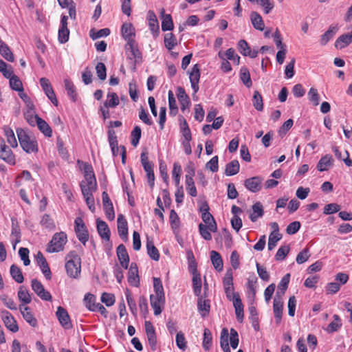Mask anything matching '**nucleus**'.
Listing matches in <instances>:
<instances>
[{
  "instance_id": "nucleus-29",
  "label": "nucleus",
  "mask_w": 352,
  "mask_h": 352,
  "mask_svg": "<svg viewBox=\"0 0 352 352\" xmlns=\"http://www.w3.org/2000/svg\"><path fill=\"white\" fill-rule=\"evenodd\" d=\"M195 174L194 170H192L191 173L186 175V186L188 193L192 197H197V192L193 180V175Z\"/></svg>"
},
{
  "instance_id": "nucleus-25",
  "label": "nucleus",
  "mask_w": 352,
  "mask_h": 352,
  "mask_svg": "<svg viewBox=\"0 0 352 352\" xmlns=\"http://www.w3.org/2000/svg\"><path fill=\"white\" fill-rule=\"evenodd\" d=\"M123 38L129 43L131 41H135V28L131 23H124L121 28Z\"/></svg>"
},
{
  "instance_id": "nucleus-24",
  "label": "nucleus",
  "mask_w": 352,
  "mask_h": 352,
  "mask_svg": "<svg viewBox=\"0 0 352 352\" xmlns=\"http://www.w3.org/2000/svg\"><path fill=\"white\" fill-rule=\"evenodd\" d=\"M338 30V27L336 25H330L329 29L320 36V44L324 46L327 43L332 39L336 34Z\"/></svg>"
},
{
  "instance_id": "nucleus-43",
  "label": "nucleus",
  "mask_w": 352,
  "mask_h": 352,
  "mask_svg": "<svg viewBox=\"0 0 352 352\" xmlns=\"http://www.w3.org/2000/svg\"><path fill=\"white\" fill-rule=\"evenodd\" d=\"M257 278L254 275L252 278H248V298L254 300L256 295V283Z\"/></svg>"
},
{
  "instance_id": "nucleus-23",
  "label": "nucleus",
  "mask_w": 352,
  "mask_h": 352,
  "mask_svg": "<svg viewBox=\"0 0 352 352\" xmlns=\"http://www.w3.org/2000/svg\"><path fill=\"white\" fill-rule=\"evenodd\" d=\"M160 16L162 18V30L163 32L170 31L174 28L172 16L169 14H165L164 9L160 11Z\"/></svg>"
},
{
  "instance_id": "nucleus-35",
  "label": "nucleus",
  "mask_w": 352,
  "mask_h": 352,
  "mask_svg": "<svg viewBox=\"0 0 352 352\" xmlns=\"http://www.w3.org/2000/svg\"><path fill=\"white\" fill-rule=\"evenodd\" d=\"M107 98V100L103 104L106 107L115 108L119 104L120 100L116 93L109 92Z\"/></svg>"
},
{
  "instance_id": "nucleus-36",
  "label": "nucleus",
  "mask_w": 352,
  "mask_h": 352,
  "mask_svg": "<svg viewBox=\"0 0 352 352\" xmlns=\"http://www.w3.org/2000/svg\"><path fill=\"white\" fill-rule=\"evenodd\" d=\"M64 83H65V89L67 91L68 96H69V98H71V100L73 102H76L77 100V93L76 91V87H75L74 85L69 79H65L64 80Z\"/></svg>"
},
{
  "instance_id": "nucleus-13",
  "label": "nucleus",
  "mask_w": 352,
  "mask_h": 352,
  "mask_svg": "<svg viewBox=\"0 0 352 352\" xmlns=\"http://www.w3.org/2000/svg\"><path fill=\"white\" fill-rule=\"evenodd\" d=\"M241 213H242V210L241 208L233 205L232 207V217L231 218L230 223L232 228L236 232H239L241 228L242 227V220L239 217Z\"/></svg>"
},
{
  "instance_id": "nucleus-54",
  "label": "nucleus",
  "mask_w": 352,
  "mask_h": 352,
  "mask_svg": "<svg viewBox=\"0 0 352 352\" xmlns=\"http://www.w3.org/2000/svg\"><path fill=\"white\" fill-rule=\"evenodd\" d=\"M10 86L12 89L17 91H23V85L21 80L16 75H13L12 78L10 80Z\"/></svg>"
},
{
  "instance_id": "nucleus-9",
  "label": "nucleus",
  "mask_w": 352,
  "mask_h": 352,
  "mask_svg": "<svg viewBox=\"0 0 352 352\" xmlns=\"http://www.w3.org/2000/svg\"><path fill=\"white\" fill-rule=\"evenodd\" d=\"M56 316L64 329H70L72 328L70 317L65 308L61 306L58 307Z\"/></svg>"
},
{
  "instance_id": "nucleus-40",
  "label": "nucleus",
  "mask_w": 352,
  "mask_h": 352,
  "mask_svg": "<svg viewBox=\"0 0 352 352\" xmlns=\"http://www.w3.org/2000/svg\"><path fill=\"white\" fill-rule=\"evenodd\" d=\"M197 307L201 315L204 317L208 314L210 307L208 300H204L202 297H199L197 301Z\"/></svg>"
},
{
  "instance_id": "nucleus-48",
  "label": "nucleus",
  "mask_w": 352,
  "mask_h": 352,
  "mask_svg": "<svg viewBox=\"0 0 352 352\" xmlns=\"http://www.w3.org/2000/svg\"><path fill=\"white\" fill-rule=\"evenodd\" d=\"M147 253L149 256L154 261H158L160 258V253L158 250L154 246L152 241H147L146 243Z\"/></svg>"
},
{
  "instance_id": "nucleus-55",
  "label": "nucleus",
  "mask_w": 352,
  "mask_h": 352,
  "mask_svg": "<svg viewBox=\"0 0 352 352\" xmlns=\"http://www.w3.org/2000/svg\"><path fill=\"white\" fill-rule=\"evenodd\" d=\"M341 206L336 203H331L325 205L323 208V214H332L338 212L340 210Z\"/></svg>"
},
{
  "instance_id": "nucleus-18",
  "label": "nucleus",
  "mask_w": 352,
  "mask_h": 352,
  "mask_svg": "<svg viewBox=\"0 0 352 352\" xmlns=\"http://www.w3.org/2000/svg\"><path fill=\"white\" fill-rule=\"evenodd\" d=\"M263 179L260 177H253L245 181V187L252 192H257L261 189Z\"/></svg>"
},
{
  "instance_id": "nucleus-27",
  "label": "nucleus",
  "mask_w": 352,
  "mask_h": 352,
  "mask_svg": "<svg viewBox=\"0 0 352 352\" xmlns=\"http://www.w3.org/2000/svg\"><path fill=\"white\" fill-rule=\"evenodd\" d=\"M97 230L100 236L105 240L109 241L110 239V230L104 221L97 219Z\"/></svg>"
},
{
  "instance_id": "nucleus-56",
  "label": "nucleus",
  "mask_w": 352,
  "mask_h": 352,
  "mask_svg": "<svg viewBox=\"0 0 352 352\" xmlns=\"http://www.w3.org/2000/svg\"><path fill=\"white\" fill-rule=\"evenodd\" d=\"M212 334L209 329H205L204 332L203 347L206 351L210 349L212 346Z\"/></svg>"
},
{
  "instance_id": "nucleus-41",
  "label": "nucleus",
  "mask_w": 352,
  "mask_h": 352,
  "mask_svg": "<svg viewBox=\"0 0 352 352\" xmlns=\"http://www.w3.org/2000/svg\"><path fill=\"white\" fill-rule=\"evenodd\" d=\"M164 45L168 50H173L177 44V38L173 33H167L164 35Z\"/></svg>"
},
{
  "instance_id": "nucleus-62",
  "label": "nucleus",
  "mask_w": 352,
  "mask_h": 352,
  "mask_svg": "<svg viewBox=\"0 0 352 352\" xmlns=\"http://www.w3.org/2000/svg\"><path fill=\"white\" fill-rule=\"evenodd\" d=\"M175 341L176 344L179 349L184 351L186 349V338L182 331L177 333Z\"/></svg>"
},
{
  "instance_id": "nucleus-64",
  "label": "nucleus",
  "mask_w": 352,
  "mask_h": 352,
  "mask_svg": "<svg viewBox=\"0 0 352 352\" xmlns=\"http://www.w3.org/2000/svg\"><path fill=\"white\" fill-rule=\"evenodd\" d=\"M96 71L99 79L104 80L107 77L106 67L103 63L99 62L96 66Z\"/></svg>"
},
{
  "instance_id": "nucleus-5",
  "label": "nucleus",
  "mask_w": 352,
  "mask_h": 352,
  "mask_svg": "<svg viewBox=\"0 0 352 352\" xmlns=\"http://www.w3.org/2000/svg\"><path fill=\"white\" fill-rule=\"evenodd\" d=\"M16 134L21 146L26 153H36L38 151V145L34 138L30 136L21 128L16 129Z\"/></svg>"
},
{
  "instance_id": "nucleus-44",
  "label": "nucleus",
  "mask_w": 352,
  "mask_h": 352,
  "mask_svg": "<svg viewBox=\"0 0 352 352\" xmlns=\"http://www.w3.org/2000/svg\"><path fill=\"white\" fill-rule=\"evenodd\" d=\"M24 118L31 126L36 125L38 119L41 118L37 115L34 114V111L32 109H29L24 113Z\"/></svg>"
},
{
  "instance_id": "nucleus-7",
  "label": "nucleus",
  "mask_w": 352,
  "mask_h": 352,
  "mask_svg": "<svg viewBox=\"0 0 352 352\" xmlns=\"http://www.w3.org/2000/svg\"><path fill=\"white\" fill-rule=\"evenodd\" d=\"M67 241L65 233L60 232L56 233L48 243L47 251L48 252H59L64 249V245Z\"/></svg>"
},
{
  "instance_id": "nucleus-4",
  "label": "nucleus",
  "mask_w": 352,
  "mask_h": 352,
  "mask_svg": "<svg viewBox=\"0 0 352 352\" xmlns=\"http://www.w3.org/2000/svg\"><path fill=\"white\" fill-rule=\"evenodd\" d=\"M229 341L231 347L234 349H236L239 342L238 333L232 328L229 333L228 329L223 328L220 336V345L223 352H230Z\"/></svg>"
},
{
  "instance_id": "nucleus-61",
  "label": "nucleus",
  "mask_w": 352,
  "mask_h": 352,
  "mask_svg": "<svg viewBox=\"0 0 352 352\" xmlns=\"http://www.w3.org/2000/svg\"><path fill=\"white\" fill-rule=\"evenodd\" d=\"M131 144L133 146H136L140 141V139L141 138V129L139 126H135L133 129V130L131 132Z\"/></svg>"
},
{
  "instance_id": "nucleus-10",
  "label": "nucleus",
  "mask_w": 352,
  "mask_h": 352,
  "mask_svg": "<svg viewBox=\"0 0 352 352\" xmlns=\"http://www.w3.org/2000/svg\"><path fill=\"white\" fill-rule=\"evenodd\" d=\"M1 319L5 326L12 332L15 333L19 331V327L16 320L12 315L7 310L1 311Z\"/></svg>"
},
{
  "instance_id": "nucleus-31",
  "label": "nucleus",
  "mask_w": 352,
  "mask_h": 352,
  "mask_svg": "<svg viewBox=\"0 0 352 352\" xmlns=\"http://www.w3.org/2000/svg\"><path fill=\"white\" fill-rule=\"evenodd\" d=\"M210 258L215 270L218 272L222 271L223 263L220 254L214 250H212L210 252Z\"/></svg>"
},
{
  "instance_id": "nucleus-57",
  "label": "nucleus",
  "mask_w": 352,
  "mask_h": 352,
  "mask_svg": "<svg viewBox=\"0 0 352 352\" xmlns=\"http://www.w3.org/2000/svg\"><path fill=\"white\" fill-rule=\"evenodd\" d=\"M41 224L43 227L48 230H53L55 228L53 219L47 214L42 217Z\"/></svg>"
},
{
  "instance_id": "nucleus-52",
  "label": "nucleus",
  "mask_w": 352,
  "mask_h": 352,
  "mask_svg": "<svg viewBox=\"0 0 352 352\" xmlns=\"http://www.w3.org/2000/svg\"><path fill=\"white\" fill-rule=\"evenodd\" d=\"M0 300L2 301V302L4 304V305L11 309V310H16L17 306L16 302L14 301V300L6 294H1L0 295Z\"/></svg>"
},
{
  "instance_id": "nucleus-59",
  "label": "nucleus",
  "mask_w": 352,
  "mask_h": 352,
  "mask_svg": "<svg viewBox=\"0 0 352 352\" xmlns=\"http://www.w3.org/2000/svg\"><path fill=\"white\" fill-rule=\"evenodd\" d=\"M310 256L311 254L309 253V248H306L300 252L297 255L296 258V263L298 264H302L309 259Z\"/></svg>"
},
{
  "instance_id": "nucleus-37",
  "label": "nucleus",
  "mask_w": 352,
  "mask_h": 352,
  "mask_svg": "<svg viewBox=\"0 0 352 352\" xmlns=\"http://www.w3.org/2000/svg\"><path fill=\"white\" fill-rule=\"evenodd\" d=\"M239 162L237 160H232L226 165L225 174L228 176L234 175L239 172Z\"/></svg>"
},
{
  "instance_id": "nucleus-26",
  "label": "nucleus",
  "mask_w": 352,
  "mask_h": 352,
  "mask_svg": "<svg viewBox=\"0 0 352 352\" xmlns=\"http://www.w3.org/2000/svg\"><path fill=\"white\" fill-rule=\"evenodd\" d=\"M283 310V301L280 298H274L273 303V311L276 324H280L282 319Z\"/></svg>"
},
{
  "instance_id": "nucleus-20",
  "label": "nucleus",
  "mask_w": 352,
  "mask_h": 352,
  "mask_svg": "<svg viewBox=\"0 0 352 352\" xmlns=\"http://www.w3.org/2000/svg\"><path fill=\"white\" fill-rule=\"evenodd\" d=\"M117 222L119 236L122 239L126 240L128 234V224L123 214H120L118 215Z\"/></svg>"
},
{
  "instance_id": "nucleus-14",
  "label": "nucleus",
  "mask_w": 352,
  "mask_h": 352,
  "mask_svg": "<svg viewBox=\"0 0 352 352\" xmlns=\"http://www.w3.org/2000/svg\"><path fill=\"white\" fill-rule=\"evenodd\" d=\"M200 75L199 66L195 64L192 68V70L189 72V79L194 93H197L199 91Z\"/></svg>"
},
{
  "instance_id": "nucleus-50",
  "label": "nucleus",
  "mask_w": 352,
  "mask_h": 352,
  "mask_svg": "<svg viewBox=\"0 0 352 352\" xmlns=\"http://www.w3.org/2000/svg\"><path fill=\"white\" fill-rule=\"evenodd\" d=\"M253 106L257 111L263 109V98L258 91L254 92L252 98Z\"/></svg>"
},
{
  "instance_id": "nucleus-6",
  "label": "nucleus",
  "mask_w": 352,
  "mask_h": 352,
  "mask_svg": "<svg viewBox=\"0 0 352 352\" xmlns=\"http://www.w3.org/2000/svg\"><path fill=\"white\" fill-rule=\"evenodd\" d=\"M227 298L232 301L239 322H242V301L239 293L234 292L233 286L224 287Z\"/></svg>"
},
{
  "instance_id": "nucleus-46",
  "label": "nucleus",
  "mask_w": 352,
  "mask_h": 352,
  "mask_svg": "<svg viewBox=\"0 0 352 352\" xmlns=\"http://www.w3.org/2000/svg\"><path fill=\"white\" fill-rule=\"evenodd\" d=\"M168 96L170 114L173 116H175L177 113L178 108L177 106L176 100L172 91L170 90L168 91Z\"/></svg>"
},
{
  "instance_id": "nucleus-3",
  "label": "nucleus",
  "mask_w": 352,
  "mask_h": 352,
  "mask_svg": "<svg viewBox=\"0 0 352 352\" xmlns=\"http://www.w3.org/2000/svg\"><path fill=\"white\" fill-rule=\"evenodd\" d=\"M65 270L67 275L78 278L81 272V258L75 251L70 252L65 258Z\"/></svg>"
},
{
  "instance_id": "nucleus-28",
  "label": "nucleus",
  "mask_w": 352,
  "mask_h": 352,
  "mask_svg": "<svg viewBox=\"0 0 352 352\" xmlns=\"http://www.w3.org/2000/svg\"><path fill=\"white\" fill-rule=\"evenodd\" d=\"M0 158L4 161L14 164V156L11 149L5 144L1 145L0 148Z\"/></svg>"
},
{
  "instance_id": "nucleus-19",
  "label": "nucleus",
  "mask_w": 352,
  "mask_h": 352,
  "mask_svg": "<svg viewBox=\"0 0 352 352\" xmlns=\"http://www.w3.org/2000/svg\"><path fill=\"white\" fill-rule=\"evenodd\" d=\"M116 252L121 266L124 269H127L129 267V256L125 246L123 244L119 245Z\"/></svg>"
},
{
  "instance_id": "nucleus-63",
  "label": "nucleus",
  "mask_w": 352,
  "mask_h": 352,
  "mask_svg": "<svg viewBox=\"0 0 352 352\" xmlns=\"http://www.w3.org/2000/svg\"><path fill=\"white\" fill-rule=\"evenodd\" d=\"M199 231L201 234V236L207 241H210L212 239V235L210 232H211L208 226L204 225L203 223H200L199 225Z\"/></svg>"
},
{
  "instance_id": "nucleus-45",
  "label": "nucleus",
  "mask_w": 352,
  "mask_h": 352,
  "mask_svg": "<svg viewBox=\"0 0 352 352\" xmlns=\"http://www.w3.org/2000/svg\"><path fill=\"white\" fill-rule=\"evenodd\" d=\"M333 319L334 320L329 323L327 328L326 329V331L328 333H333L337 331L342 326V322L338 315H333Z\"/></svg>"
},
{
  "instance_id": "nucleus-16",
  "label": "nucleus",
  "mask_w": 352,
  "mask_h": 352,
  "mask_svg": "<svg viewBox=\"0 0 352 352\" xmlns=\"http://www.w3.org/2000/svg\"><path fill=\"white\" fill-rule=\"evenodd\" d=\"M21 314H22L24 320L32 327H35L37 325V320L34 316L31 309L29 307H25L23 305H20L19 307Z\"/></svg>"
},
{
  "instance_id": "nucleus-8",
  "label": "nucleus",
  "mask_w": 352,
  "mask_h": 352,
  "mask_svg": "<svg viewBox=\"0 0 352 352\" xmlns=\"http://www.w3.org/2000/svg\"><path fill=\"white\" fill-rule=\"evenodd\" d=\"M74 230L77 238L84 245H85L89 239V232L83 219L80 217H76L74 221Z\"/></svg>"
},
{
  "instance_id": "nucleus-47",
  "label": "nucleus",
  "mask_w": 352,
  "mask_h": 352,
  "mask_svg": "<svg viewBox=\"0 0 352 352\" xmlns=\"http://www.w3.org/2000/svg\"><path fill=\"white\" fill-rule=\"evenodd\" d=\"M96 297L91 294H87L84 297V302L86 307L92 311H96Z\"/></svg>"
},
{
  "instance_id": "nucleus-15",
  "label": "nucleus",
  "mask_w": 352,
  "mask_h": 352,
  "mask_svg": "<svg viewBox=\"0 0 352 352\" xmlns=\"http://www.w3.org/2000/svg\"><path fill=\"white\" fill-rule=\"evenodd\" d=\"M177 96L180 104V109L182 112L188 109L190 106L189 96L186 94L185 89L182 87H178L177 89Z\"/></svg>"
},
{
  "instance_id": "nucleus-1",
  "label": "nucleus",
  "mask_w": 352,
  "mask_h": 352,
  "mask_svg": "<svg viewBox=\"0 0 352 352\" xmlns=\"http://www.w3.org/2000/svg\"><path fill=\"white\" fill-rule=\"evenodd\" d=\"M85 180L80 182V188L83 197L93 195L96 190L97 182L92 166L88 163L83 164Z\"/></svg>"
},
{
  "instance_id": "nucleus-32",
  "label": "nucleus",
  "mask_w": 352,
  "mask_h": 352,
  "mask_svg": "<svg viewBox=\"0 0 352 352\" xmlns=\"http://www.w3.org/2000/svg\"><path fill=\"white\" fill-rule=\"evenodd\" d=\"M193 292L195 296H199L201 290V275L197 272V269L194 268L192 277Z\"/></svg>"
},
{
  "instance_id": "nucleus-51",
  "label": "nucleus",
  "mask_w": 352,
  "mask_h": 352,
  "mask_svg": "<svg viewBox=\"0 0 352 352\" xmlns=\"http://www.w3.org/2000/svg\"><path fill=\"white\" fill-rule=\"evenodd\" d=\"M282 238L280 233H270L268 239L267 248L269 250H272L276 245V243Z\"/></svg>"
},
{
  "instance_id": "nucleus-12",
  "label": "nucleus",
  "mask_w": 352,
  "mask_h": 352,
  "mask_svg": "<svg viewBox=\"0 0 352 352\" xmlns=\"http://www.w3.org/2000/svg\"><path fill=\"white\" fill-rule=\"evenodd\" d=\"M125 49L126 51L130 52L129 58L133 59L135 64L141 61L142 54L138 49L135 41H131L129 43H126Z\"/></svg>"
},
{
  "instance_id": "nucleus-2",
  "label": "nucleus",
  "mask_w": 352,
  "mask_h": 352,
  "mask_svg": "<svg viewBox=\"0 0 352 352\" xmlns=\"http://www.w3.org/2000/svg\"><path fill=\"white\" fill-rule=\"evenodd\" d=\"M155 294L150 296L151 305L154 310V314L158 316L162 313V307L165 302V296L163 285L160 278H153Z\"/></svg>"
},
{
  "instance_id": "nucleus-21",
  "label": "nucleus",
  "mask_w": 352,
  "mask_h": 352,
  "mask_svg": "<svg viewBox=\"0 0 352 352\" xmlns=\"http://www.w3.org/2000/svg\"><path fill=\"white\" fill-rule=\"evenodd\" d=\"M128 282L130 285L138 287L140 283V278L138 276V270L137 265L132 263L130 265L128 272Z\"/></svg>"
},
{
  "instance_id": "nucleus-17",
  "label": "nucleus",
  "mask_w": 352,
  "mask_h": 352,
  "mask_svg": "<svg viewBox=\"0 0 352 352\" xmlns=\"http://www.w3.org/2000/svg\"><path fill=\"white\" fill-rule=\"evenodd\" d=\"M147 19L148 26L154 37H157L160 33V26L155 12L152 10L148 12Z\"/></svg>"
},
{
  "instance_id": "nucleus-58",
  "label": "nucleus",
  "mask_w": 352,
  "mask_h": 352,
  "mask_svg": "<svg viewBox=\"0 0 352 352\" xmlns=\"http://www.w3.org/2000/svg\"><path fill=\"white\" fill-rule=\"evenodd\" d=\"M289 252V247L288 245L280 246L275 255V259L276 261H283Z\"/></svg>"
},
{
  "instance_id": "nucleus-22",
  "label": "nucleus",
  "mask_w": 352,
  "mask_h": 352,
  "mask_svg": "<svg viewBox=\"0 0 352 352\" xmlns=\"http://www.w3.org/2000/svg\"><path fill=\"white\" fill-rule=\"evenodd\" d=\"M249 217L252 222H255L257 219L263 217L264 214L263 206L261 202H256L252 206V210L248 211Z\"/></svg>"
},
{
  "instance_id": "nucleus-60",
  "label": "nucleus",
  "mask_w": 352,
  "mask_h": 352,
  "mask_svg": "<svg viewBox=\"0 0 352 352\" xmlns=\"http://www.w3.org/2000/svg\"><path fill=\"white\" fill-rule=\"evenodd\" d=\"M182 173V167L178 162H175L172 171L173 178L176 186H179L180 182V175Z\"/></svg>"
},
{
  "instance_id": "nucleus-39",
  "label": "nucleus",
  "mask_w": 352,
  "mask_h": 352,
  "mask_svg": "<svg viewBox=\"0 0 352 352\" xmlns=\"http://www.w3.org/2000/svg\"><path fill=\"white\" fill-rule=\"evenodd\" d=\"M10 275L12 278L18 283H22L24 278L21 269L15 265H12L10 267Z\"/></svg>"
},
{
  "instance_id": "nucleus-38",
  "label": "nucleus",
  "mask_w": 352,
  "mask_h": 352,
  "mask_svg": "<svg viewBox=\"0 0 352 352\" xmlns=\"http://www.w3.org/2000/svg\"><path fill=\"white\" fill-rule=\"evenodd\" d=\"M38 129L46 136L50 138L52 135V130L50 125L42 118L38 119L36 124Z\"/></svg>"
},
{
  "instance_id": "nucleus-53",
  "label": "nucleus",
  "mask_w": 352,
  "mask_h": 352,
  "mask_svg": "<svg viewBox=\"0 0 352 352\" xmlns=\"http://www.w3.org/2000/svg\"><path fill=\"white\" fill-rule=\"evenodd\" d=\"M4 131L7 138V142L10 144L12 147H16L18 144L13 131L10 128L6 127L4 129Z\"/></svg>"
},
{
  "instance_id": "nucleus-33",
  "label": "nucleus",
  "mask_w": 352,
  "mask_h": 352,
  "mask_svg": "<svg viewBox=\"0 0 352 352\" xmlns=\"http://www.w3.org/2000/svg\"><path fill=\"white\" fill-rule=\"evenodd\" d=\"M201 219L204 221V222L206 224V226H208V228L211 232H217V226L216 221L210 212H204V214H202Z\"/></svg>"
},
{
  "instance_id": "nucleus-34",
  "label": "nucleus",
  "mask_w": 352,
  "mask_h": 352,
  "mask_svg": "<svg viewBox=\"0 0 352 352\" xmlns=\"http://www.w3.org/2000/svg\"><path fill=\"white\" fill-rule=\"evenodd\" d=\"M0 54L1 55L10 62L14 61V55L10 47L1 39H0Z\"/></svg>"
},
{
  "instance_id": "nucleus-11",
  "label": "nucleus",
  "mask_w": 352,
  "mask_h": 352,
  "mask_svg": "<svg viewBox=\"0 0 352 352\" xmlns=\"http://www.w3.org/2000/svg\"><path fill=\"white\" fill-rule=\"evenodd\" d=\"M40 85L44 91L45 94L49 98V100H51V102L55 105L58 106V100L56 99L55 93L52 89V87L49 81V80L46 78H41L40 79Z\"/></svg>"
},
{
  "instance_id": "nucleus-49",
  "label": "nucleus",
  "mask_w": 352,
  "mask_h": 352,
  "mask_svg": "<svg viewBox=\"0 0 352 352\" xmlns=\"http://www.w3.org/2000/svg\"><path fill=\"white\" fill-rule=\"evenodd\" d=\"M309 100L313 105L317 106L320 102V95L316 88L311 87L307 94Z\"/></svg>"
},
{
  "instance_id": "nucleus-42",
  "label": "nucleus",
  "mask_w": 352,
  "mask_h": 352,
  "mask_svg": "<svg viewBox=\"0 0 352 352\" xmlns=\"http://www.w3.org/2000/svg\"><path fill=\"white\" fill-rule=\"evenodd\" d=\"M17 295L19 300L23 304H29L31 302V296L28 290L24 286L19 287Z\"/></svg>"
},
{
  "instance_id": "nucleus-30",
  "label": "nucleus",
  "mask_w": 352,
  "mask_h": 352,
  "mask_svg": "<svg viewBox=\"0 0 352 352\" xmlns=\"http://www.w3.org/2000/svg\"><path fill=\"white\" fill-rule=\"evenodd\" d=\"M333 162V157L329 155H326L319 160L317 168L320 172L327 170L332 166Z\"/></svg>"
}]
</instances>
